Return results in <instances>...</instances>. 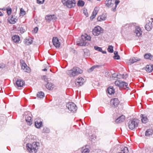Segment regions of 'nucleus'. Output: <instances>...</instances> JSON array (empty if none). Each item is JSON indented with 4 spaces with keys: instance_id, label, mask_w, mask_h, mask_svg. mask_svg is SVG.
<instances>
[{
    "instance_id": "obj_34",
    "label": "nucleus",
    "mask_w": 153,
    "mask_h": 153,
    "mask_svg": "<svg viewBox=\"0 0 153 153\" xmlns=\"http://www.w3.org/2000/svg\"><path fill=\"white\" fill-rule=\"evenodd\" d=\"M129 151L128 148L126 147H124L123 148H122L121 149V152L117 153H128Z\"/></svg>"
},
{
    "instance_id": "obj_51",
    "label": "nucleus",
    "mask_w": 153,
    "mask_h": 153,
    "mask_svg": "<svg viewBox=\"0 0 153 153\" xmlns=\"http://www.w3.org/2000/svg\"><path fill=\"white\" fill-rule=\"evenodd\" d=\"M114 53L115 55H118V52L117 51H115L114 52Z\"/></svg>"
},
{
    "instance_id": "obj_46",
    "label": "nucleus",
    "mask_w": 153,
    "mask_h": 153,
    "mask_svg": "<svg viewBox=\"0 0 153 153\" xmlns=\"http://www.w3.org/2000/svg\"><path fill=\"white\" fill-rule=\"evenodd\" d=\"M12 10L11 8H10L9 9H7V13L8 15L9 16L10 15L11 13Z\"/></svg>"
},
{
    "instance_id": "obj_11",
    "label": "nucleus",
    "mask_w": 153,
    "mask_h": 153,
    "mask_svg": "<svg viewBox=\"0 0 153 153\" xmlns=\"http://www.w3.org/2000/svg\"><path fill=\"white\" fill-rule=\"evenodd\" d=\"M84 82V79L81 77H79L76 80L75 84L76 86L79 87L82 85Z\"/></svg>"
},
{
    "instance_id": "obj_20",
    "label": "nucleus",
    "mask_w": 153,
    "mask_h": 153,
    "mask_svg": "<svg viewBox=\"0 0 153 153\" xmlns=\"http://www.w3.org/2000/svg\"><path fill=\"white\" fill-rule=\"evenodd\" d=\"M33 40L32 38L30 37L25 39L24 41V42L25 44L27 45H29L32 43Z\"/></svg>"
},
{
    "instance_id": "obj_4",
    "label": "nucleus",
    "mask_w": 153,
    "mask_h": 153,
    "mask_svg": "<svg viewBox=\"0 0 153 153\" xmlns=\"http://www.w3.org/2000/svg\"><path fill=\"white\" fill-rule=\"evenodd\" d=\"M115 85L119 87V88H124L126 89L127 90L129 89L128 87V84L127 83L121 80H116L114 82Z\"/></svg>"
},
{
    "instance_id": "obj_21",
    "label": "nucleus",
    "mask_w": 153,
    "mask_h": 153,
    "mask_svg": "<svg viewBox=\"0 0 153 153\" xmlns=\"http://www.w3.org/2000/svg\"><path fill=\"white\" fill-rule=\"evenodd\" d=\"M125 119V116L122 115L119 117L115 120V122L117 123H119L123 122Z\"/></svg>"
},
{
    "instance_id": "obj_27",
    "label": "nucleus",
    "mask_w": 153,
    "mask_h": 153,
    "mask_svg": "<svg viewBox=\"0 0 153 153\" xmlns=\"http://www.w3.org/2000/svg\"><path fill=\"white\" fill-rule=\"evenodd\" d=\"M108 93L110 95L113 94L115 92L114 89L113 87H109L107 89Z\"/></svg>"
},
{
    "instance_id": "obj_28",
    "label": "nucleus",
    "mask_w": 153,
    "mask_h": 153,
    "mask_svg": "<svg viewBox=\"0 0 153 153\" xmlns=\"http://www.w3.org/2000/svg\"><path fill=\"white\" fill-rule=\"evenodd\" d=\"M47 83L45 85L46 88L49 90H52L53 88V84L51 83H49V82Z\"/></svg>"
},
{
    "instance_id": "obj_7",
    "label": "nucleus",
    "mask_w": 153,
    "mask_h": 153,
    "mask_svg": "<svg viewBox=\"0 0 153 153\" xmlns=\"http://www.w3.org/2000/svg\"><path fill=\"white\" fill-rule=\"evenodd\" d=\"M66 107L68 109L72 112H75L77 110L76 105L71 102H69L66 104Z\"/></svg>"
},
{
    "instance_id": "obj_25",
    "label": "nucleus",
    "mask_w": 153,
    "mask_h": 153,
    "mask_svg": "<svg viewBox=\"0 0 153 153\" xmlns=\"http://www.w3.org/2000/svg\"><path fill=\"white\" fill-rule=\"evenodd\" d=\"M12 39L13 41L16 43L18 42L20 40V38L17 35H14L12 37Z\"/></svg>"
},
{
    "instance_id": "obj_3",
    "label": "nucleus",
    "mask_w": 153,
    "mask_h": 153,
    "mask_svg": "<svg viewBox=\"0 0 153 153\" xmlns=\"http://www.w3.org/2000/svg\"><path fill=\"white\" fill-rule=\"evenodd\" d=\"M90 36L87 34L82 35L81 39L76 41L77 44L80 46L87 45V42L90 40Z\"/></svg>"
},
{
    "instance_id": "obj_24",
    "label": "nucleus",
    "mask_w": 153,
    "mask_h": 153,
    "mask_svg": "<svg viewBox=\"0 0 153 153\" xmlns=\"http://www.w3.org/2000/svg\"><path fill=\"white\" fill-rule=\"evenodd\" d=\"M144 57L146 59H149L153 61V56L150 53H147L144 55Z\"/></svg>"
},
{
    "instance_id": "obj_19",
    "label": "nucleus",
    "mask_w": 153,
    "mask_h": 153,
    "mask_svg": "<svg viewBox=\"0 0 153 153\" xmlns=\"http://www.w3.org/2000/svg\"><path fill=\"white\" fill-rule=\"evenodd\" d=\"M98 11V8L97 7H95L92 13L91 16L90 17L91 19H93L95 18Z\"/></svg>"
},
{
    "instance_id": "obj_49",
    "label": "nucleus",
    "mask_w": 153,
    "mask_h": 153,
    "mask_svg": "<svg viewBox=\"0 0 153 153\" xmlns=\"http://www.w3.org/2000/svg\"><path fill=\"white\" fill-rule=\"evenodd\" d=\"M38 30V28L37 27H36L34 28L33 30V31L35 33H37Z\"/></svg>"
},
{
    "instance_id": "obj_31",
    "label": "nucleus",
    "mask_w": 153,
    "mask_h": 153,
    "mask_svg": "<svg viewBox=\"0 0 153 153\" xmlns=\"http://www.w3.org/2000/svg\"><path fill=\"white\" fill-rule=\"evenodd\" d=\"M152 134V129L147 130L145 132V136L146 137H149Z\"/></svg>"
},
{
    "instance_id": "obj_43",
    "label": "nucleus",
    "mask_w": 153,
    "mask_h": 153,
    "mask_svg": "<svg viewBox=\"0 0 153 153\" xmlns=\"http://www.w3.org/2000/svg\"><path fill=\"white\" fill-rule=\"evenodd\" d=\"M94 49L95 50L100 52L102 51V48L98 46H95L94 47Z\"/></svg>"
},
{
    "instance_id": "obj_38",
    "label": "nucleus",
    "mask_w": 153,
    "mask_h": 153,
    "mask_svg": "<svg viewBox=\"0 0 153 153\" xmlns=\"http://www.w3.org/2000/svg\"><path fill=\"white\" fill-rule=\"evenodd\" d=\"M85 4V2L82 0H79L77 3V4L78 6L83 7Z\"/></svg>"
},
{
    "instance_id": "obj_22",
    "label": "nucleus",
    "mask_w": 153,
    "mask_h": 153,
    "mask_svg": "<svg viewBox=\"0 0 153 153\" xmlns=\"http://www.w3.org/2000/svg\"><path fill=\"white\" fill-rule=\"evenodd\" d=\"M25 120L28 125H30L32 123V120L31 117L29 115H27L25 117Z\"/></svg>"
},
{
    "instance_id": "obj_12",
    "label": "nucleus",
    "mask_w": 153,
    "mask_h": 153,
    "mask_svg": "<svg viewBox=\"0 0 153 153\" xmlns=\"http://www.w3.org/2000/svg\"><path fill=\"white\" fill-rule=\"evenodd\" d=\"M52 42L53 45L56 48H59L60 47V43L57 38L54 37L52 40Z\"/></svg>"
},
{
    "instance_id": "obj_16",
    "label": "nucleus",
    "mask_w": 153,
    "mask_h": 153,
    "mask_svg": "<svg viewBox=\"0 0 153 153\" xmlns=\"http://www.w3.org/2000/svg\"><path fill=\"white\" fill-rule=\"evenodd\" d=\"M140 60V59L137 57H131L130 59L129 60V62L128 63L130 65H131L134 62L137 61H139Z\"/></svg>"
},
{
    "instance_id": "obj_29",
    "label": "nucleus",
    "mask_w": 153,
    "mask_h": 153,
    "mask_svg": "<svg viewBox=\"0 0 153 153\" xmlns=\"http://www.w3.org/2000/svg\"><path fill=\"white\" fill-rule=\"evenodd\" d=\"M152 23L149 22L148 23H147L145 25V28L146 30L148 31H150L152 29Z\"/></svg>"
},
{
    "instance_id": "obj_14",
    "label": "nucleus",
    "mask_w": 153,
    "mask_h": 153,
    "mask_svg": "<svg viewBox=\"0 0 153 153\" xmlns=\"http://www.w3.org/2000/svg\"><path fill=\"white\" fill-rule=\"evenodd\" d=\"M134 32L136 34V35L138 37L140 36L142 33L141 28L138 26L135 27Z\"/></svg>"
},
{
    "instance_id": "obj_41",
    "label": "nucleus",
    "mask_w": 153,
    "mask_h": 153,
    "mask_svg": "<svg viewBox=\"0 0 153 153\" xmlns=\"http://www.w3.org/2000/svg\"><path fill=\"white\" fill-rule=\"evenodd\" d=\"M26 14V12L24 10V9L21 8L20 9V15L22 16H23L25 15Z\"/></svg>"
},
{
    "instance_id": "obj_15",
    "label": "nucleus",
    "mask_w": 153,
    "mask_h": 153,
    "mask_svg": "<svg viewBox=\"0 0 153 153\" xmlns=\"http://www.w3.org/2000/svg\"><path fill=\"white\" fill-rule=\"evenodd\" d=\"M114 0H106L105 2L106 6L108 7H112L114 4Z\"/></svg>"
},
{
    "instance_id": "obj_36",
    "label": "nucleus",
    "mask_w": 153,
    "mask_h": 153,
    "mask_svg": "<svg viewBox=\"0 0 153 153\" xmlns=\"http://www.w3.org/2000/svg\"><path fill=\"white\" fill-rule=\"evenodd\" d=\"M120 1L119 0H116L115 1H114V3L115 4V7L114 8H113L111 9V11L115 12L116 11V8H117V5L119 3Z\"/></svg>"
},
{
    "instance_id": "obj_8",
    "label": "nucleus",
    "mask_w": 153,
    "mask_h": 153,
    "mask_svg": "<svg viewBox=\"0 0 153 153\" xmlns=\"http://www.w3.org/2000/svg\"><path fill=\"white\" fill-rule=\"evenodd\" d=\"M139 122L137 120L133 119L130 120L128 124L129 128L132 130L138 126Z\"/></svg>"
},
{
    "instance_id": "obj_6",
    "label": "nucleus",
    "mask_w": 153,
    "mask_h": 153,
    "mask_svg": "<svg viewBox=\"0 0 153 153\" xmlns=\"http://www.w3.org/2000/svg\"><path fill=\"white\" fill-rule=\"evenodd\" d=\"M103 32V29L99 26L95 27L92 31L93 34L96 36H98L99 35L102 34Z\"/></svg>"
},
{
    "instance_id": "obj_39",
    "label": "nucleus",
    "mask_w": 153,
    "mask_h": 153,
    "mask_svg": "<svg viewBox=\"0 0 153 153\" xmlns=\"http://www.w3.org/2000/svg\"><path fill=\"white\" fill-rule=\"evenodd\" d=\"M25 27L24 26H22L19 27V30L21 33H23L26 31Z\"/></svg>"
},
{
    "instance_id": "obj_2",
    "label": "nucleus",
    "mask_w": 153,
    "mask_h": 153,
    "mask_svg": "<svg viewBox=\"0 0 153 153\" xmlns=\"http://www.w3.org/2000/svg\"><path fill=\"white\" fill-rule=\"evenodd\" d=\"M82 70L77 67H74L72 69L66 71L67 74L70 77H74L82 73Z\"/></svg>"
},
{
    "instance_id": "obj_9",
    "label": "nucleus",
    "mask_w": 153,
    "mask_h": 153,
    "mask_svg": "<svg viewBox=\"0 0 153 153\" xmlns=\"http://www.w3.org/2000/svg\"><path fill=\"white\" fill-rule=\"evenodd\" d=\"M20 62L22 69L24 70L25 72H30V68L27 65L25 61L22 59H20Z\"/></svg>"
},
{
    "instance_id": "obj_44",
    "label": "nucleus",
    "mask_w": 153,
    "mask_h": 153,
    "mask_svg": "<svg viewBox=\"0 0 153 153\" xmlns=\"http://www.w3.org/2000/svg\"><path fill=\"white\" fill-rule=\"evenodd\" d=\"M128 76V75L127 74H123L121 75L122 78L124 79H126Z\"/></svg>"
},
{
    "instance_id": "obj_37",
    "label": "nucleus",
    "mask_w": 153,
    "mask_h": 153,
    "mask_svg": "<svg viewBox=\"0 0 153 153\" xmlns=\"http://www.w3.org/2000/svg\"><path fill=\"white\" fill-rule=\"evenodd\" d=\"M42 123L41 121H40L39 122L36 121L35 123V126L36 127L38 128H40L42 125Z\"/></svg>"
},
{
    "instance_id": "obj_1",
    "label": "nucleus",
    "mask_w": 153,
    "mask_h": 153,
    "mask_svg": "<svg viewBox=\"0 0 153 153\" xmlns=\"http://www.w3.org/2000/svg\"><path fill=\"white\" fill-rule=\"evenodd\" d=\"M38 142H34L32 144L27 143L26 147L29 152L30 153H36L39 146Z\"/></svg>"
},
{
    "instance_id": "obj_18",
    "label": "nucleus",
    "mask_w": 153,
    "mask_h": 153,
    "mask_svg": "<svg viewBox=\"0 0 153 153\" xmlns=\"http://www.w3.org/2000/svg\"><path fill=\"white\" fill-rule=\"evenodd\" d=\"M17 86L18 87H22L25 84V81L21 79H18L16 82Z\"/></svg>"
},
{
    "instance_id": "obj_48",
    "label": "nucleus",
    "mask_w": 153,
    "mask_h": 153,
    "mask_svg": "<svg viewBox=\"0 0 153 153\" xmlns=\"http://www.w3.org/2000/svg\"><path fill=\"white\" fill-rule=\"evenodd\" d=\"M114 58L115 59H120V57L118 55H114Z\"/></svg>"
},
{
    "instance_id": "obj_53",
    "label": "nucleus",
    "mask_w": 153,
    "mask_h": 153,
    "mask_svg": "<svg viewBox=\"0 0 153 153\" xmlns=\"http://www.w3.org/2000/svg\"><path fill=\"white\" fill-rule=\"evenodd\" d=\"M42 70L43 71H46L47 70V69L46 68H44V69H42Z\"/></svg>"
},
{
    "instance_id": "obj_10",
    "label": "nucleus",
    "mask_w": 153,
    "mask_h": 153,
    "mask_svg": "<svg viewBox=\"0 0 153 153\" xmlns=\"http://www.w3.org/2000/svg\"><path fill=\"white\" fill-rule=\"evenodd\" d=\"M120 102L117 98H114L111 100L110 104L112 107H115L117 106Z\"/></svg>"
},
{
    "instance_id": "obj_17",
    "label": "nucleus",
    "mask_w": 153,
    "mask_h": 153,
    "mask_svg": "<svg viewBox=\"0 0 153 153\" xmlns=\"http://www.w3.org/2000/svg\"><path fill=\"white\" fill-rule=\"evenodd\" d=\"M45 19L47 21H51L53 20H56L57 18L54 15H47L45 17Z\"/></svg>"
},
{
    "instance_id": "obj_26",
    "label": "nucleus",
    "mask_w": 153,
    "mask_h": 153,
    "mask_svg": "<svg viewBox=\"0 0 153 153\" xmlns=\"http://www.w3.org/2000/svg\"><path fill=\"white\" fill-rule=\"evenodd\" d=\"M153 70V65H147L146 66V70L148 72H150Z\"/></svg>"
},
{
    "instance_id": "obj_54",
    "label": "nucleus",
    "mask_w": 153,
    "mask_h": 153,
    "mask_svg": "<svg viewBox=\"0 0 153 153\" xmlns=\"http://www.w3.org/2000/svg\"><path fill=\"white\" fill-rule=\"evenodd\" d=\"M30 136H28V137H27L26 138V140H25L26 141H27V139H28V138H30Z\"/></svg>"
},
{
    "instance_id": "obj_55",
    "label": "nucleus",
    "mask_w": 153,
    "mask_h": 153,
    "mask_svg": "<svg viewBox=\"0 0 153 153\" xmlns=\"http://www.w3.org/2000/svg\"><path fill=\"white\" fill-rule=\"evenodd\" d=\"M3 14L1 12H0V16H2Z\"/></svg>"
},
{
    "instance_id": "obj_40",
    "label": "nucleus",
    "mask_w": 153,
    "mask_h": 153,
    "mask_svg": "<svg viewBox=\"0 0 153 153\" xmlns=\"http://www.w3.org/2000/svg\"><path fill=\"white\" fill-rule=\"evenodd\" d=\"M108 51L111 53H112L113 52V47L112 45H109L108 48Z\"/></svg>"
},
{
    "instance_id": "obj_45",
    "label": "nucleus",
    "mask_w": 153,
    "mask_h": 153,
    "mask_svg": "<svg viewBox=\"0 0 153 153\" xmlns=\"http://www.w3.org/2000/svg\"><path fill=\"white\" fill-rule=\"evenodd\" d=\"M37 3L39 4H42L44 2L45 0H36Z\"/></svg>"
},
{
    "instance_id": "obj_13",
    "label": "nucleus",
    "mask_w": 153,
    "mask_h": 153,
    "mask_svg": "<svg viewBox=\"0 0 153 153\" xmlns=\"http://www.w3.org/2000/svg\"><path fill=\"white\" fill-rule=\"evenodd\" d=\"M8 21L10 23L13 24L15 23L18 20L16 17L14 16H12L11 17L8 18L7 19Z\"/></svg>"
},
{
    "instance_id": "obj_42",
    "label": "nucleus",
    "mask_w": 153,
    "mask_h": 153,
    "mask_svg": "<svg viewBox=\"0 0 153 153\" xmlns=\"http://www.w3.org/2000/svg\"><path fill=\"white\" fill-rule=\"evenodd\" d=\"M49 131V129L47 128H44L42 130V132L44 133H48Z\"/></svg>"
},
{
    "instance_id": "obj_30",
    "label": "nucleus",
    "mask_w": 153,
    "mask_h": 153,
    "mask_svg": "<svg viewBox=\"0 0 153 153\" xmlns=\"http://www.w3.org/2000/svg\"><path fill=\"white\" fill-rule=\"evenodd\" d=\"M106 18V16L105 15H102L98 17L97 20L98 21L101 22L105 20Z\"/></svg>"
},
{
    "instance_id": "obj_57",
    "label": "nucleus",
    "mask_w": 153,
    "mask_h": 153,
    "mask_svg": "<svg viewBox=\"0 0 153 153\" xmlns=\"http://www.w3.org/2000/svg\"><path fill=\"white\" fill-rule=\"evenodd\" d=\"M1 23V21H0V23Z\"/></svg>"
},
{
    "instance_id": "obj_56",
    "label": "nucleus",
    "mask_w": 153,
    "mask_h": 153,
    "mask_svg": "<svg viewBox=\"0 0 153 153\" xmlns=\"http://www.w3.org/2000/svg\"><path fill=\"white\" fill-rule=\"evenodd\" d=\"M98 1H100L101 0H97Z\"/></svg>"
},
{
    "instance_id": "obj_23",
    "label": "nucleus",
    "mask_w": 153,
    "mask_h": 153,
    "mask_svg": "<svg viewBox=\"0 0 153 153\" xmlns=\"http://www.w3.org/2000/svg\"><path fill=\"white\" fill-rule=\"evenodd\" d=\"M141 120L143 123H145L147 122L148 119L145 115L141 114L140 115Z\"/></svg>"
},
{
    "instance_id": "obj_47",
    "label": "nucleus",
    "mask_w": 153,
    "mask_h": 153,
    "mask_svg": "<svg viewBox=\"0 0 153 153\" xmlns=\"http://www.w3.org/2000/svg\"><path fill=\"white\" fill-rule=\"evenodd\" d=\"M100 67V65H96L93 66L90 69V70H91V71H93L94 69L97 67Z\"/></svg>"
},
{
    "instance_id": "obj_35",
    "label": "nucleus",
    "mask_w": 153,
    "mask_h": 153,
    "mask_svg": "<svg viewBox=\"0 0 153 153\" xmlns=\"http://www.w3.org/2000/svg\"><path fill=\"white\" fill-rule=\"evenodd\" d=\"M45 96L44 93L42 91H40L38 92L37 94V97L40 99L44 97Z\"/></svg>"
},
{
    "instance_id": "obj_5",
    "label": "nucleus",
    "mask_w": 153,
    "mask_h": 153,
    "mask_svg": "<svg viewBox=\"0 0 153 153\" xmlns=\"http://www.w3.org/2000/svg\"><path fill=\"white\" fill-rule=\"evenodd\" d=\"M62 2L64 5L66 6L68 8H71L74 7L76 5V2L74 0H65Z\"/></svg>"
},
{
    "instance_id": "obj_32",
    "label": "nucleus",
    "mask_w": 153,
    "mask_h": 153,
    "mask_svg": "<svg viewBox=\"0 0 153 153\" xmlns=\"http://www.w3.org/2000/svg\"><path fill=\"white\" fill-rule=\"evenodd\" d=\"M41 79L45 82L47 83L50 81V79L46 75H43L41 76Z\"/></svg>"
},
{
    "instance_id": "obj_33",
    "label": "nucleus",
    "mask_w": 153,
    "mask_h": 153,
    "mask_svg": "<svg viewBox=\"0 0 153 153\" xmlns=\"http://www.w3.org/2000/svg\"><path fill=\"white\" fill-rule=\"evenodd\" d=\"M81 151L82 153H88L89 150L88 148H86V146H85L82 148Z\"/></svg>"
},
{
    "instance_id": "obj_50",
    "label": "nucleus",
    "mask_w": 153,
    "mask_h": 153,
    "mask_svg": "<svg viewBox=\"0 0 153 153\" xmlns=\"http://www.w3.org/2000/svg\"><path fill=\"white\" fill-rule=\"evenodd\" d=\"M5 67V65H4L3 66V64L2 65L1 64V65L0 66V68H4Z\"/></svg>"
},
{
    "instance_id": "obj_52",
    "label": "nucleus",
    "mask_w": 153,
    "mask_h": 153,
    "mask_svg": "<svg viewBox=\"0 0 153 153\" xmlns=\"http://www.w3.org/2000/svg\"><path fill=\"white\" fill-rule=\"evenodd\" d=\"M102 53H103V54H105V53H106V51H102H102H101Z\"/></svg>"
}]
</instances>
